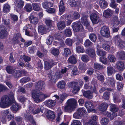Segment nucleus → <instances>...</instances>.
<instances>
[{"label":"nucleus","instance_id":"2","mask_svg":"<svg viewBox=\"0 0 125 125\" xmlns=\"http://www.w3.org/2000/svg\"><path fill=\"white\" fill-rule=\"evenodd\" d=\"M32 96L34 101L38 103L43 101L44 99L49 97L47 94H43L36 90H33L32 92Z\"/></svg>","mask_w":125,"mask_h":125},{"label":"nucleus","instance_id":"9","mask_svg":"<svg viewBox=\"0 0 125 125\" xmlns=\"http://www.w3.org/2000/svg\"><path fill=\"white\" fill-rule=\"evenodd\" d=\"M100 32L102 35L108 37L109 36V32L108 27L103 26L101 29Z\"/></svg>","mask_w":125,"mask_h":125},{"label":"nucleus","instance_id":"61","mask_svg":"<svg viewBox=\"0 0 125 125\" xmlns=\"http://www.w3.org/2000/svg\"><path fill=\"white\" fill-rule=\"evenodd\" d=\"M68 2L71 6L74 7L77 5V3L74 0H69Z\"/></svg>","mask_w":125,"mask_h":125},{"label":"nucleus","instance_id":"5","mask_svg":"<svg viewBox=\"0 0 125 125\" xmlns=\"http://www.w3.org/2000/svg\"><path fill=\"white\" fill-rule=\"evenodd\" d=\"M72 26L75 32L83 31L84 30L83 26L80 21H76L72 24Z\"/></svg>","mask_w":125,"mask_h":125},{"label":"nucleus","instance_id":"64","mask_svg":"<svg viewBox=\"0 0 125 125\" xmlns=\"http://www.w3.org/2000/svg\"><path fill=\"white\" fill-rule=\"evenodd\" d=\"M102 48L104 50L107 51H109L110 49V46L108 44L105 43L102 45Z\"/></svg>","mask_w":125,"mask_h":125},{"label":"nucleus","instance_id":"51","mask_svg":"<svg viewBox=\"0 0 125 125\" xmlns=\"http://www.w3.org/2000/svg\"><path fill=\"white\" fill-rule=\"evenodd\" d=\"M24 10L27 12H30L32 10V8L31 4H27L24 8Z\"/></svg>","mask_w":125,"mask_h":125},{"label":"nucleus","instance_id":"26","mask_svg":"<svg viewBox=\"0 0 125 125\" xmlns=\"http://www.w3.org/2000/svg\"><path fill=\"white\" fill-rule=\"evenodd\" d=\"M25 118L26 120L30 121L31 123L33 124L36 125L35 122L33 119L32 116L29 115V113H28L26 115H25Z\"/></svg>","mask_w":125,"mask_h":125},{"label":"nucleus","instance_id":"63","mask_svg":"<svg viewBox=\"0 0 125 125\" xmlns=\"http://www.w3.org/2000/svg\"><path fill=\"white\" fill-rule=\"evenodd\" d=\"M53 40V37L52 36H49L47 38L46 40V43L47 44H51Z\"/></svg>","mask_w":125,"mask_h":125},{"label":"nucleus","instance_id":"15","mask_svg":"<svg viewBox=\"0 0 125 125\" xmlns=\"http://www.w3.org/2000/svg\"><path fill=\"white\" fill-rule=\"evenodd\" d=\"M29 18L30 23L36 25L38 22L39 20L38 18L33 15H30L29 16Z\"/></svg>","mask_w":125,"mask_h":125},{"label":"nucleus","instance_id":"56","mask_svg":"<svg viewBox=\"0 0 125 125\" xmlns=\"http://www.w3.org/2000/svg\"><path fill=\"white\" fill-rule=\"evenodd\" d=\"M82 116L81 113H79L77 110L75 112L73 115V118L76 119H79Z\"/></svg>","mask_w":125,"mask_h":125},{"label":"nucleus","instance_id":"39","mask_svg":"<svg viewBox=\"0 0 125 125\" xmlns=\"http://www.w3.org/2000/svg\"><path fill=\"white\" fill-rule=\"evenodd\" d=\"M15 69H14L12 66H9L7 67L6 70L7 72L9 74H13L14 72L15 71Z\"/></svg>","mask_w":125,"mask_h":125},{"label":"nucleus","instance_id":"28","mask_svg":"<svg viewBox=\"0 0 125 125\" xmlns=\"http://www.w3.org/2000/svg\"><path fill=\"white\" fill-rule=\"evenodd\" d=\"M33 10L36 11H38L40 10L41 4L40 3H33L32 4Z\"/></svg>","mask_w":125,"mask_h":125},{"label":"nucleus","instance_id":"40","mask_svg":"<svg viewBox=\"0 0 125 125\" xmlns=\"http://www.w3.org/2000/svg\"><path fill=\"white\" fill-rule=\"evenodd\" d=\"M8 32L5 30H1L0 31V38H4L8 35Z\"/></svg>","mask_w":125,"mask_h":125},{"label":"nucleus","instance_id":"21","mask_svg":"<svg viewBox=\"0 0 125 125\" xmlns=\"http://www.w3.org/2000/svg\"><path fill=\"white\" fill-rule=\"evenodd\" d=\"M57 26L59 30H62L64 29L66 27L65 22L63 21H60L58 23Z\"/></svg>","mask_w":125,"mask_h":125},{"label":"nucleus","instance_id":"44","mask_svg":"<svg viewBox=\"0 0 125 125\" xmlns=\"http://www.w3.org/2000/svg\"><path fill=\"white\" fill-rule=\"evenodd\" d=\"M110 110L114 113L117 112L118 110V109L114 104H110Z\"/></svg>","mask_w":125,"mask_h":125},{"label":"nucleus","instance_id":"3","mask_svg":"<svg viewBox=\"0 0 125 125\" xmlns=\"http://www.w3.org/2000/svg\"><path fill=\"white\" fill-rule=\"evenodd\" d=\"M77 102L74 99H70L67 101V104L64 107L65 111L71 113L74 110L77 106Z\"/></svg>","mask_w":125,"mask_h":125},{"label":"nucleus","instance_id":"42","mask_svg":"<svg viewBox=\"0 0 125 125\" xmlns=\"http://www.w3.org/2000/svg\"><path fill=\"white\" fill-rule=\"evenodd\" d=\"M65 82L64 81H61L58 83L57 86L59 88L63 89L65 87Z\"/></svg>","mask_w":125,"mask_h":125},{"label":"nucleus","instance_id":"33","mask_svg":"<svg viewBox=\"0 0 125 125\" xmlns=\"http://www.w3.org/2000/svg\"><path fill=\"white\" fill-rule=\"evenodd\" d=\"M71 75L72 76H74L78 74L79 72L77 67L74 66H72L71 68Z\"/></svg>","mask_w":125,"mask_h":125},{"label":"nucleus","instance_id":"35","mask_svg":"<svg viewBox=\"0 0 125 125\" xmlns=\"http://www.w3.org/2000/svg\"><path fill=\"white\" fill-rule=\"evenodd\" d=\"M77 62L76 59L75 57L73 55L71 56L68 60V63L72 64H75Z\"/></svg>","mask_w":125,"mask_h":125},{"label":"nucleus","instance_id":"57","mask_svg":"<svg viewBox=\"0 0 125 125\" xmlns=\"http://www.w3.org/2000/svg\"><path fill=\"white\" fill-rule=\"evenodd\" d=\"M51 53L54 56H57L59 54V50L57 49L54 48H52Z\"/></svg>","mask_w":125,"mask_h":125},{"label":"nucleus","instance_id":"7","mask_svg":"<svg viewBox=\"0 0 125 125\" xmlns=\"http://www.w3.org/2000/svg\"><path fill=\"white\" fill-rule=\"evenodd\" d=\"M28 111L31 114L33 115L43 112V110L42 109L37 106L33 108L31 106H30L28 109Z\"/></svg>","mask_w":125,"mask_h":125},{"label":"nucleus","instance_id":"29","mask_svg":"<svg viewBox=\"0 0 125 125\" xmlns=\"http://www.w3.org/2000/svg\"><path fill=\"white\" fill-rule=\"evenodd\" d=\"M45 69L46 70H48L50 69L55 63H53L52 62H49L45 61L44 62Z\"/></svg>","mask_w":125,"mask_h":125},{"label":"nucleus","instance_id":"54","mask_svg":"<svg viewBox=\"0 0 125 125\" xmlns=\"http://www.w3.org/2000/svg\"><path fill=\"white\" fill-rule=\"evenodd\" d=\"M76 50L78 52L83 53L85 51L84 48L82 46H77L76 47Z\"/></svg>","mask_w":125,"mask_h":125},{"label":"nucleus","instance_id":"50","mask_svg":"<svg viewBox=\"0 0 125 125\" xmlns=\"http://www.w3.org/2000/svg\"><path fill=\"white\" fill-rule=\"evenodd\" d=\"M55 101L52 100H49L47 101L46 103L47 105L49 107H51L54 106L55 104Z\"/></svg>","mask_w":125,"mask_h":125},{"label":"nucleus","instance_id":"36","mask_svg":"<svg viewBox=\"0 0 125 125\" xmlns=\"http://www.w3.org/2000/svg\"><path fill=\"white\" fill-rule=\"evenodd\" d=\"M116 56L119 58L124 60L125 56V53L123 51H119L117 52Z\"/></svg>","mask_w":125,"mask_h":125},{"label":"nucleus","instance_id":"43","mask_svg":"<svg viewBox=\"0 0 125 125\" xmlns=\"http://www.w3.org/2000/svg\"><path fill=\"white\" fill-rule=\"evenodd\" d=\"M107 59L108 61L111 62H114L115 61V57L113 55L109 54L108 57Z\"/></svg>","mask_w":125,"mask_h":125},{"label":"nucleus","instance_id":"32","mask_svg":"<svg viewBox=\"0 0 125 125\" xmlns=\"http://www.w3.org/2000/svg\"><path fill=\"white\" fill-rule=\"evenodd\" d=\"M44 82L40 81L38 82L37 83L38 86V90L39 91H41L44 89Z\"/></svg>","mask_w":125,"mask_h":125},{"label":"nucleus","instance_id":"13","mask_svg":"<svg viewBox=\"0 0 125 125\" xmlns=\"http://www.w3.org/2000/svg\"><path fill=\"white\" fill-rule=\"evenodd\" d=\"M13 103V105L10 108L11 110L14 113H16V112L19 109L20 106L19 104L16 103L14 101H12V103Z\"/></svg>","mask_w":125,"mask_h":125},{"label":"nucleus","instance_id":"31","mask_svg":"<svg viewBox=\"0 0 125 125\" xmlns=\"http://www.w3.org/2000/svg\"><path fill=\"white\" fill-rule=\"evenodd\" d=\"M25 31L26 35L29 36H32L34 35L36 32L35 30L34 29H32V30L30 32L27 30H25Z\"/></svg>","mask_w":125,"mask_h":125},{"label":"nucleus","instance_id":"25","mask_svg":"<svg viewBox=\"0 0 125 125\" xmlns=\"http://www.w3.org/2000/svg\"><path fill=\"white\" fill-rule=\"evenodd\" d=\"M86 52L92 57H94L95 55V51L94 49H88L86 50Z\"/></svg>","mask_w":125,"mask_h":125},{"label":"nucleus","instance_id":"19","mask_svg":"<svg viewBox=\"0 0 125 125\" xmlns=\"http://www.w3.org/2000/svg\"><path fill=\"white\" fill-rule=\"evenodd\" d=\"M14 2L16 7L20 8H22L24 4V2L21 0H15Z\"/></svg>","mask_w":125,"mask_h":125},{"label":"nucleus","instance_id":"41","mask_svg":"<svg viewBox=\"0 0 125 125\" xmlns=\"http://www.w3.org/2000/svg\"><path fill=\"white\" fill-rule=\"evenodd\" d=\"M10 7L8 3H6L3 5V11L4 13H7L10 10Z\"/></svg>","mask_w":125,"mask_h":125},{"label":"nucleus","instance_id":"20","mask_svg":"<svg viewBox=\"0 0 125 125\" xmlns=\"http://www.w3.org/2000/svg\"><path fill=\"white\" fill-rule=\"evenodd\" d=\"M108 107V105L107 103H103L99 105V109L100 111L104 112L106 110Z\"/></svg>","mask_w":125,"mask_h":125},{"label":"nucleus","instance_id":"47","mask_svg":"<svg viewBox=\"0 0 125 125\" xmlns=\"http://www.w3.org/2000/svg\"><path fill=\"white\" fill-rule=\"evenodd\" d=\"M114 71V69L112 66H109L107 67V73L108 76L111 75Z\"/></svg>","mask_w":125,"mask_h":125},{"label":"nucleus","instance_id":"11","mask_svg":"<svg viewBox=\"0 0 125 125\" xmlns=\"http://www.w3.org/2000/svg\"><path fill=\"white\" fill-rule=\"evenodd\" d=\"M85 106L88 112H92L94 106V103L93 101H86L85 103Z\"/></svg>","mask_w":125,"mask_h":125},{"label":"nucleus","instance_id":"55","mask_svg":"<svg viewBox=\"0 0 125 125\" xmlns=\"http://www.w3.org/2000/svg\"><path fill=\"white\" fill-rule=\"evenodd\" d=\"M109 120L106 117L103 118L101 120L100 123L101 124L103 125H107L108 123Z\"/></svg>","mask_w":125,"mask_h":125},{"label":"nucleus","instance_id":"62","mask_svg":"<svg viewBox=\"0 0 125 125\" xmlns=\"http://www.w3.org/2000/svg\"><path fill=\"white\" fill-rule=\"evenodd\" d=\"M98 119V117L96 115H94L92 116L89 121H91L93 123L95 124L96 122Z\"/></svg>","mask_w":125,"mask_h":125},{"label":"nucleus","instance_id":"58","mask_svg":"<svg viewBox=\"0 0 125 125\" xmlns=\"http://www.w3.org/2000/svg\"><path fill=\"white\" fill-rule=\"evenodd\" d=\"M67 96V95L66 94H62L60 95V99L59 102L60 103H61Z\"/></svg>","mask_w":125,"mask_h":125},{"label":"nucleus","instance_id":"53","mask_svg":"<svg viewBox=\"0 0 125 125\" xmlns=\"http://www.w3.org/2000/svg\"><path fill=\"white\" fill-rule=\"evenodd\" d=\"M107 83L110 86H114L115 84L114 78L113 77L108 78L107 79Z\"/></svg>","mask_w":125,"mask_h":125},{"label":"nucleus","instance_id":"16","mask_svg":"<svg viewBox=\"0 0 125 125\" xmlns=\"http://www.w3.org/2000/svg\"><path fill=\"white\" fill-rule=\"evenodd\" d=\"M116 66L117 69L120 71H123L125 68L124 63L121 61L118 62L116 63Z\"/></svg>","mask_w":125,"mask_h":125},{"label":"nucleus","instance_id":"23","mask_svg":"<svg viewBox=\"0 0 125 125\" xmlns=\"http://www.w3.org/2000/svg\"><path fill=\"white\" fill-rule=\"evenodd\" d=\"M42 5L43 7L45 9L52 7L53 5L52 3L48 1H45L42 2Z\"/></svg>","mask_w":125,"mask_h":125},{"label":"nucleus","instance_id":"38","mask_svg":"<svg viewBox=\"0 0 125 125\" xmlns=\"http://www.w3.org/2000/svg\"><path fill=\"white\" fill-rule=\"evenodd\" d=\"M66 20L67 21V24L68 25H70L74 20V18L72 15H68L67 14H66Z\"/></svg>","mask_w":125,"mask_h":125},{"label":"nucleus","instance_id":"10","mask_svg":"<svg viewBox=\"0 0 125 125\" xmlns=\"http://www.w3.org/2000/svg\"><path fill=\"white\" fill-rule=\"evenodd\" d=\"M90 18L93 24L97 23L99 21V16L96 13H93L91 14L90 16Z\"/></svg>","mask_w":125,"mask_h":125},{"label":"nucleus","instance_id":"48","mask_svg":"<svg viewBox=\"0 0 125 125\" xmlns=\"http://www.w3.org/2000/svg\"><path fill=\"white\" fill-rule=\"evenodd\" d=\"M50 73L49 74V73L48 74V75H49V77L51 79L50 81L51 82H53L54 83H55L56 82V79H58V78H57V75H58V74L57 75L56 74V78H54V77L52 76V72H50Z\"/></svg>","mask_w":125,"mask_h":125},{"label":"nucleus","instance_id":"6","mask_svg":"<svg viewBox=\"0 0 125 125\" xmlns=\"http://www.w3.org/2000/svg\"><path fill=\"white\" fill-rule=\"evenodd\" d=\"M115 44L120 48H122L125 47V42L121 40L118 35L115 36L113 38Z\"/></svg>","mask_w":125,"mask_h":125},{"label":"nucleus","instance_id":"1","mask_svg":"<svg viewBox=\"0 0 125 125\" xmlns=\"http://www.w3.org/2000/svg\"><path fill=\"white\" fill-rule=\"evenodd\" d=\"M14 94L11 93L8 97L6 95L1 97L0 100V106L2 108H6L9 107L12 104V101H14Z\"/></svg>","mask_w":125,"mask_h":125},{"label":"nucleus","instance_id":"59","mask_svg":"<svg viewBox=\"0 0 125 125\" xmlns=\"http://www.w3.org/2000/svg\"><path fill=\"white\" fill-rule=\"evenodd\" d=\"M79 113H81L82 116L87 113L86 110L84 108H79L77 110Z\"/></svg>","mask_w":125,"mask_h":125},{"label":"nucleus","instance_id":"30","mask_svg":"<svg viewBox=\"0 0 125 125\" xmlns=\"http://www.w3.org/2000/svg\"><path fill=\"white\" fill-rule=\"evenodd\" d=\"M25 31L26 35L29 36H32L34 35L36 32L35 30L34 29H32V30L30 32L27 30H25Z\"/></svg>","mask_w":125,"mask_h":125},{"label":"nucleus","instance_id":"37","mask_svg":"<svg viewBox=\"0 0 125 125\" xmlns=\"http://www.w3.org/2000/svg\"><path fill=\"white\" fill-rule=\"evenodd\" d=\"M99 4L101 8L105 9L107 6V3L105 0H99Z\"/></svg>","mask_w":125,"mask_h":125},{"label":"nucleus","instance_id":"49","mask_svg":"<svg viewBox=\"0 0 125 125\" xmlns=\"http://www.w3.org/2000/svg\"><path fill=\"white\" fill-rule=\"evenodd\" d=\"M67 68H65L63 69H62L61 71V72L60 71H58L56 73V74L57 75V78H60L61 76V74L62 73H65L66 71Z\"/></svg>","mask_w":125,"mask_h":125},{"label":"nucleus","instance_id":"27","mask_svg":"<svg viewBox=\"0 0 125 125\" xmlns=\"http://www.w3.org/2000/svg\"><path fill=\"white\" fill-rule=\"evenodd\" d=\"M20 34L19 33L15 34L14 35L12 41L15 43H18L20 42Z\"/></svg>","mask_w":125,"mask_h":125},{"label":"nucleus","instance_id":"8","mask_svg":"<svg viewBox=\"0 0 125 125\" xmlns=\"http://www.w3.org/2000/svg\"><path fill=\"white\" fill-rule=\"evenodd\" d=\"M78 84V83L74 82H71L68 84V86L70 88L73 87V92L74 94L76 93L80 89V87L76 86Z\"/></svg>","mask_w":125,"mask_h":125},{"label":"nucleus","instance_id":"52","mask_svg":"<svg viewBox=\"0 0 125 125\" xmlns=\"http://www.w3.org/2000/svg\"><path fill=\"white\" fill-rule=\"evenodd\" d=\"M64 34L67 37H70L72 35L71 30L69 29H66L64 31Z\"/></svg>","mask_w":125,"mask_h":125},{"label":"nucleus","instance_id":"22","mask_svg":"<svg viewBox=\"0 0 125 125\" xmlns=\"http://www.w3.org/2000/svg\"><path fill=\"white\" fill-rule=\"evenodd\" d=\"M65 10V7L64 5L63 2L62 0L60 2L59 6V10L60 12L59 14L60 15H62L64 11Z\"/></svg>","mask_w":125,"mask_h":125},{"label":"nucleus","instance_id":"4","mask_svg":"<svg viewBox=\"0 0 125 125\" xmlns=\"http://www.w3.org/2000/svg\"><path fill=\"white\" fill-rule=\"evenodd\" d=\"M1 115L0 119L3 123H5L6 121V119L10 120L13 118L11 112L9 109H6L2 111L1 112Z\"/></svg>","mask_w":125,"mask_h":125},{"label":"nucleus","instance_id":"17","mask_svg":"<svg viewBox=\"0 0 125 125\" xmlns=\"http://www.w3.org/2000/svg\"><path fill=\"white\" fill-rule=\"evenodd\" d=\"M113 13V11L111 10L108 9L104 11L103 13V15L106 18H108Z\"/></svg>","mask_w":125,"mask_h":125},{"label":"nucleus","instance_id":"46","mask_svg":"<svg viewBox=\"0 0 125 125\" xmlns=\"http://www.w3.org/2000/svg\"><path fill=\"white\" fill-rule=\"evenodd\" d=\"M104 115L106 116L109 117L111 119H113L115 117L117 116V114L115 113H113L112 115L111 114L108 112H105L104 113Z\"/></svg>","mask_w":125,"mask_h":125},{"label":"nucleus","instance_id":"12","mask_svg":"<svg viewBox=\"0 0 125 125\" xmlns=\"http://www.w3.org/2000/svg\"><path fill=\"white\" fill-rule=\"evenodd\" d=\"M81 21L84 25L85 26L86 28L88 29L89 28L91 30H93L92 29L90 26L89 23L87 20V16H83L81 18Z\"/></svg>","mask_w":125,"mask_h":125},{"label":"nucleus","instance_id":"24","mask_svg":"<svg viewBox=\"0 0 125 125\" xmlns=\"http://www.w3.org/2000/svg\"><path fill=\"white\" fill-rule=\"evenodd\" d=\"M120 23V21L117 16L113 17L111 20V24L113 26L118 25Z\"/></svg>","mask_w":125,"mask_h":125},{"label":"nucleus","instance_id":"45","mask_svg":"<svg viewBox=\"0 0 125 125\" xmlns=\"http://www.w3.org/2000/svg\"><path fill=\"white\" fill-rule=\"evenodd\" d=\"M12 75L14 77L18 78L21 76V73L20 71L15 70Z\"/></svg>","mask_w":125,"mask_h":125},{"label":"nucleus","instance_id":"18","mask_svg":"<svg viewBox=\"0 0 125 125\" xmlns=\"http://www.w3.org/2000/svg\"><path fill=\"white\" fill-rule=\"evenodd\" d=\"M46 117L51 120L54 119L55 116L53 112L51 110H48L46 114Z\"/></svg>","mask_w":125,"mask_h":125},{"label":"nucleus","instance_id":"60","mask_svg":"<svg viewBox=\"0 0 125 125\" xmlns=\"http://www.w3.org/2000/svg\"><path fill=\"white\" fill-rule=\"evenodd\" d=\"M89 38L92 42H95L96 40L97 37L96 35L93 33H91L89 36Z\"/></svg>","mask_w":125,"mask_h":125},{"label":"nucleus","instance_id":"34","mask_svg":"<svg viewBox=\"0 0 125 125\" xmlns=\"http://www.w3.org/2000/svg\"><path fill=\"white\" fill-rule=\"evenodd\" d=\"M83 96L89 99H91L93 97L92 93L90 91H86L84 92L83 93Z\"/></svg>","mask_w":125,"mask_h":125},{"label":"nucleus","instance_id":"14","mask_svg":"<svg viewBox=\"0 0 125 125\" xmlns=\"http://www.w3.org/2000/svg\"><path fill=\"white\" fill-rule=\"evenodd\" d=\"M38 29L39 33L43 34L47 31L48 29L44 26L40 25L38 26Z\"/></svg>","mask_w":125,"mask_h":125}]
</instances>
